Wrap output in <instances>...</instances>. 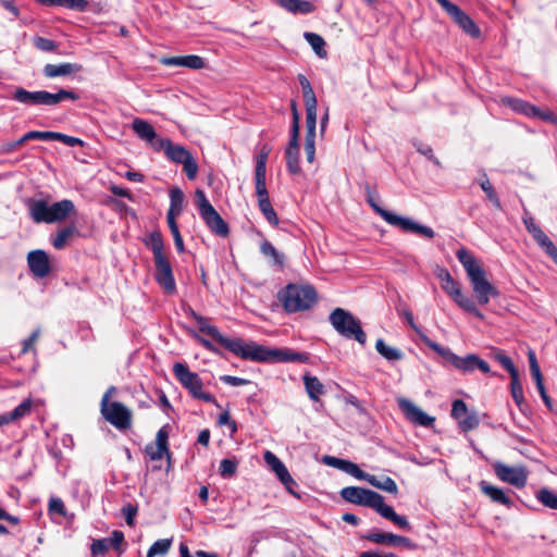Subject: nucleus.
<instances>
[{
  "instance_id": "nucleus-22",
  "label": "nucleus",
  "mask_w": 557,
  "mask_h": 557,
  "mask_svg": "<svg viewBox=\"0 0 557 557\" xmlns=\"http://www.w3.org/2000/svg\"><path fill=\"white\" fill-rule=\"evenodd\" d=\"M448 15L454 20V22L468 35L473 38H478L481 34L480 28L474 23V21L463 12L458 5H456Z\"/></svg>"
},
{
  "instance_id": "nucleus-53",
  "label": "nucleus",
  "mask_w": 557,
  "mask_h": 557,
  "mask_svg": "<svg viewBox=\"0 0 557 557\" xmlns=\"http://www.w3.org/2000/svg\"><path fill=\"white\" fill-rule=\"evenodd\" d=\"M34 46L44 52H55L59 48V44L52 39L37 36L33 40Z\"/></svg>"
},
{
  "instance_id": "nucleus-56",
  "label": "nucleus",
  "mask_w": 557,
  "mask_h": 557,
  "mask_svg": "<svg viewBox=\"0 0 557 557\" xmlns=\"http://www.w3.org/2000/svg\"><path fill=\"white\" fill-rule=\"evenodd\" d=\"M109 540V547H112L119 555L124 553L123 544L125 543L124 533L120 530H114Z\"/></svg>"
},
{
  "instance_id": "nucleus-2",
  "label": "nucleus",
  "mask_w": 557,
  "mask_h": 557,
  "mask_svg": "<svg viewBox=\"0 0 557 557\" xmlns=\"http://www.w3.org/2000/svg\"><path fill=\"white\" fill-rule=\"evenodd\" d=\"M35 222L55 223L70 219L71 224L61 228L52 239L55 249H63L67 240L83 227L82 219L76 211H30Z\"/></svg>"
},
{
  "instance_id": "nucleus-23",
  "label": "nucleus",
  "mask_w": 557,
  "mask_h": 557,
  "mask_svg": "<svg viewBox=\"0 0 557 557\" xmlns=\"http://www.w3.org/2000/svg\"><path fill=\"white\" fill-rule=\"evenodd\" d=\"M263 458L283 485L295 484V480L289 474L285 465L273 453L265 451Z\"/></svg>"
},
{
  "instance_id": "nucleus-57",
  "label": "nucleus",
  "mask_w": 557,
  "mask_h": 557,
  "mask_svg": "<svg viewBox=\"0 0 557 557\" xmlns=\"http://www.w3.org/2000/svg\"><path fill=\"white\" fill-rule=\"evenodd\" d=\"M169 196H170V208L169 209H182V207L184 205V200H185V195H184L183 190L180 187L174 186L170 189Z\"/></svg>"
},
{
  "instance_id": "nucleus-25",
  "label": "nucleus",
  "mask_w": 557,
  "mask_h": 557,
  "mask_svg": "<svg viewBox=\"0 0 557 557\" xmlns=\"http://www.w3.org/2000/svg\"><path fill=\"white\" fill-rule=\"evenodd\" d=\"M168 440V432L164 429H160L156 436V443L147 445L145 449L151 460H160L164 454L169 453Z\"/></svg>"
},
{
  "instance_id": "nucleus-37",
  "label": "nucleus",
  "mask_w": 557,
  "mask_h": 557,
  "mask_svg": "<svg viewBox=\"0 0 557 557\" xmlns=\"http://www.w3.org/2000/svg\"><path fill=\"white\" fill-rule=\"evenodd\" d=\"M260 251L265 258H269L271 260V263L274 267H277L280 269L284 267L285 256L282 252L277 251V249L269 240H263L261 243Z\"/></svg>"
},
{
  "instance_id": "nucleus-9",
  "label": "nucleus",
  "mask_w": 557,
  "mask_h": 557,
  "mask_svg": "<svg viewBox=\"0 0 557 557\" xmlns=\"http://www.w3.org/2000/svg\"><path fill=\"white\" fill-rule=\"evenodd\" d=\"M190 317L197 323L198 329L201 333L211 336L214 341L225 347L227 350L233 352L235 356L240 357L246 345V342L242 338H228L220 333L218 327L210 325L207 318L198 314L194 310L190 311Z\"/></svg>"
},
{
  "instance_id": "nucleus-21",
  "label": "nucleus",
  "mask_w": 557,
  "mask_h": 557,
  "mask_svg": "<svg viewBox=\"0 0 557 557\" xmlns=\"http://www.w3.org/2000/svg\"><path fill=\"white\" fill-rule=\"evenodd\" d=\"M201 218L205 221L206 225L209 230L220 236L227 237L230 234L228 224L225 220L219 214V211H200Z\"/></svg>"
},
{
  "instance_id": "nucleus-45",
  "label": "nucleus",
  "mask_w": 557,
  "mask_h": 557,
  "mask_svg": "<svg viewBox=\"0 0 557 557\" xmlns=\"http://www.w3.org/2000/svg\"><path fill=\"white\" fill-rule=\"evenodd\" d=\"M535 497L543 506L557 510V494L553 491L543 487L536 492Z\"/></svg>"
},
{
  "instance_id": "nucleus-43",
  "label": "nucleus",
  "mask_w": 557,
  "mask_h": 557,
  "mask_svg": "<svg viewBox=\"0 0 557 557\" xmlns=\"http://www.w3.org/2000/svg\"><path fill=\"white\" fill-rule=\"evenodd\" d=\"M39 3L49 7H64L67 9H75L84 11L87 7L86 0H37Z\"/></svg>"
},
{
  "instance_id": "nucleus-15",
  "label": "nucleus",
  "mask_w": 557,
  "mask_h": 557,
  "mask_svg": "<svg viewBox=\"0 0 557 557\" xmlns=\"http://www.w3.org/2000/svg\"><path fill=\"white\" fill-rule=\"evenodd\" d=\"M156 265L154 278L158 284L168 294H174L176 290V284L172 271V267L166 257L153 259Z\"/></svg>"
},
{
  "instance_id": "nucleus-47",
  "label": "nucleus",
  "mask_w": 557,
  "mask_h": 557,
  "mask_svg": "<svg viewBox=\"0 0 557 557\" xmlns=\"http://www.w3.org/2000/svg\"><path fill=\"white\" fill-rule=\"evenodd\" d=\"M298 82L301 86L302 97L305 104L318 103L313 88L309 79L304 74H298Z\"/></svg>"
},
{
  "instance_id": "nucleus-62",
  "label": "nucleus",
  "mask_w": 557,
  "mask_h": 557,
  "mask_svg": "<svg viewBox=\"0 0 557 557\" xmlns=\"http://www.w3.org/2000/svg\"><path fill=\"white\" fill-rule=\"evenodd\" d=\"M305 107H306V128H315L318 103H309V104H305Z\"/></svg>"
},
{
  "instance_id": "nucleus-19",
  "label": "nucleus",
  "mask_w": 557,
  "mask_h": 557,
  "mask_svg": "<svg viewBox=\"0 0 557 557\" xmlns=\"http://www.w3.org/2000/svg\"><path fill=\"white\" fill-rule=\"evenodd\" d=\"M154 151H163L169 160L177 164H181L184 159L191 154L186 148L181 145L173 144L169 138L159 139L156 143Z\"/></svg>"
},
{
  "instance_id": "nucleus-48",
  "label": "nucleus",
  "mask_w": 557,
  "mask_h": 557,
  "mask_svg": "<svg viewBox=\"0 0 557 557\" xmlns=\"http://www.w3.org/2000/svg\"><path fill=\"white\" fill-rule=\"evenodd\" d=\"M172 545V540L162 539L156 541L147 552V557L165 556Z\"/></svg>"
},
{
  "instance_id": "nucleus-30",
  "label": "nucleus",
  "mask_w": 557,
  "mask_h": 557,
  "mask_svg": "<svg viewBox=\"0 0 557 557\" xmlns=\"http://www.w3.org/2000/svg\"><path fill=\"white\" fill-rule=\"evenodd\" d=\"M502 102L506 107L512 109L515 112L523 114L525 116L531 117L532 114H537V107L520 98L505 97L502 99Z\"/></svg>"
},
{
  "instance_id": "nucleus-4",
  "label": "nucleus",
  "mask_w": 557,
  "mask_h": 557,
  "mask_svg": "<svg viewBox=\"0 0 557 557\" xmlns=\"http://www.w3.org/2000/svg\"><path fill=\"white\" fill-rule=\"evenodd\" d=\"M12 99L26 106L54 107L64 100L76 101L79 99V95L67 89H59L52 94L47 90L28 91L18 87L14 90Z\"/></svg>"
},
{
  "instance_id": "nucleus-42",
  "label": "nucleus",
  "mask_w": 557,
  "mask_h": 557,
  "mask_svg": "<svg viewBox=\"0 0 557 557\" xmlns=\"http://www.w3.org/2000/svg\"><path fill=\"white\" fill-rule=\"evenodd\" d=\"M304 37L320 58H326L327 51L324 48L325 40L322 36L315 33L306 32Z\"/></svg>"
},
{
  "instance_id": "nucleus-13",
  "label": "nucleus",
  "mask_w": 557,
  "mask_h": 557,
  "mask_svg": "<svg viewBox=\"0 0 557 557\" xmlns=\"http://www.w3.org/2000/svg\"><path fill=\"white\" fill-rule=\"evenodd\" d=\"M522 221L528 232L532 235L536 244L553 259L557 264V247L550 238L543 232L540 225L536 224L533 216L524 214Z\"/></svg>"
},
{
  "instance_id": "nucleus-12",
  "label": "nucleus",
  "mask_w": 557,
  "mask_h": 557,
  "mask_svg": "<svg viewBox=\"0 0 557 557\" xmlns=\"http://www.w3.org/2000/svg\"><path fill=\"white\" fill-rule=\"evenodd\" d=\"M391 225L400 228L404 232H411L419 234L426 238H433L434 232L431 227L420 225L419 223L410 220L409 218L400 216L394 211H375Z\"/></svg>"
},
{
  "instance_id": "nucleus-20",
  "label": "nucleus",
  "mask_w": 557,
  "mask_h": 557,
  "mask_svg": "<svg viewBox=\"0 0 557 557\" xmlns=\"http://www.w3.org/2000/svg\"><path fill=\"white\" fill-rule=\"evenodd\" d=\"M160 62L165 66H184L191 70H201L206 65L203 58L196 54L163 57Z\"/></svg>"
},
{
  "instance_id": "nucleus-54",
  "label": "nucleus",
  "mask_w": 557,
  "mask_h": 557,
  "mask_svg": "<svg viewBox=\"0 0 557 557\" xmlns=\"http://www.w3.org/2000/svg\"><path fill=\"white\" fill-rule=\"evenodd\" d=\"M413 146L416 147L419 153L426 157L433 164H435L438 168L442 166L441 161L435 157L433 149L430 145H426L420 140H414Z\"/></svg>"
},
{
  "instance_id": "nucleus-3",
  "label": "nucleus",
  "mask_w": 557,
  "mask_h": 557,
  "mask_svg": "<svg viewBox=\"0 0 557 557\" xmlns=\"http://www.w3.org/2000/svg\"><path fill=\"white\" fill-rule=\"evenodd\" d=\"M240 358L258 362H307L309 360L307 354L296 352L289 349H268L256 343H246Z\"/></svg>"
},
{
  "instance_id": "nucleus-52",
  "label": "nucleus",
  "mask_w": 557,
  "mask_h": 557,
  "mask_svg": "<svg viewBox=\"0 0 557 557\" xmlns=\"http://www.w3.org/2000/svg\"><path fill=\"white\" fill-rule=\"evenodd\" d=\"M510 377H511V382H510L511 396H512L515 403L518 406H521L524 401V396H523L522 384L520 383V380H519V373L513 374Z\"/></svg>"
},
{
  "instance_id": "nucleus-38",
  "label": "nucleus",
  "mask_w": 557,
  "mask_h": 557,
  "mask_svg": "<svg viewBox=\"0 0 557 557\" xmlns=\"http://www.w3.org/2000/svg\"><path fill=\"white\" fill-rule=\"evenodd\" d=\"M377 512L383 518L392 521L399 528H401L404 530H408V531L411 530V525H410L409 521L407 520V518L405 516L397 515L391 506L385 505L383 503Z\"/></svg>"
},
{
  "instance_id": "nucleus-26",
  "label": "nucleus",
  "mask_w": 557,
  "mask_h": 557,
  "mask_svg": "<svg viewBox=\"0 0 557 557\" xmlns=\"http://www.w3.org/2000/svg\"><path fill=\"white\" fill-rule=\"evenodd\" d=\"M287 170L292 174L300 172L299 165V135L290 134L289 143L285 151Z\"/></svg>"
},
{
  "instance_id": "nucleus-5",
  "label": "nucleus",
  "mask_w": 557,
  "mask_h": 557,
  "mask_svg": "<svg viewBox=\"0 0 557 557\" xmlns=\"http://www.w3.org/2000/svg\"><path fill=\"white\" fill-rule=\"evenodd\" d=\"M284 309L292 313L310 309L318 299L317 292L308 285L288 284L278 293Z\"/></svg>"
},
{
  "instance_id": "nucleus-10",
  "label": "nucleus",
  "mask_w": 557,
  "mask_h": 557,
  "mask_svg": "<svg viewBox=\"0 0 557 557\" xmlns=\"http://www.w3.org/2000/svg\"><path fill=\"white\" fill-rule=\"evenodd\" d=\"M104 399L100 404V412L103 419L120 431H125L132 426V411L120 401H112L107 405Z\"/></svg>"
},
{
  "instance_id": "nucleus-41",
  "label": "nucleus",
  "mask_w": 557,
  "mask_h": 557,
  "mask_svg": "<svg viewBox=\"0 0 557 557\" xmlns=\"http://www.w3.org/2000/svg\"><path fill=\"white\" fill-rule=\"evenodd\" d=\"M375 349L383 358H385L388 361L400 360L403 359L404 356L399 349L386 345V343L382 338H379L376 341Z\"/></svg>"
},
{
  "instance_id": "nucleus-16",
  "label": "nucleus",
  "mask_w": 557,
  "mask_h": 557,
  "mask_svg": "<svg viewBox=\"0 0 557 557\" xmlns=\"http://www.w3.org/2000/svg\"><path fill=\"white\" fill-rule=\"evenodd\" d=\"M494 471L499 480L521 488L527 484V472L523 468H515L497 462L494 465Z\"/></svg>"
},
{
  "instance_id": "nucleus-60",
  "label": "nucleus",
  "mask_w": 557,
  "mask_h": 557,
  "mask_svg": "<svg viewBox=\"0 0 557 557\" xmlns=\"http://www.w3.org/2000/svg\"><path fill=\"white\" fill-rule=\"evenodd\" d=\"M109 548V540L107 539L94 540L90 545V552L94 557L104 555Z\"/></svg>"
},
{
  "instance_id": "nucleus-63",
  "label": "nucleus",
  "mask_w": 557,
  "mask_h": 557,
  "mask_svg": "<svg viewBox=\"0 0 557 557\" xmlns=\"http://www.w3.org/2000/svg\"><path fill=\"white\" fill-rule=\"evenodd\" d=\"M53 140H59L70 147L84 146V141L81 138L69 136L63 133L54 132Z\"/></svg>"
},
{
  "instance_id": "nucleus-6",
  "label": "nucleus",
  "mask_w": 557,
  "mask_h": 557,
  "mask_svg": "<svg viewBox=\"0 0 557 557\" xmlns=\"http://www.w3.org/2000/svg\"><path fill=\"white\" fill-rule=\"evenodd\" d=\"M422 341L429 348L438 354L442 358H444L459 371L472 372L475 369H479L485 374L491 372L488 363L485 360L481 359L478 355L470 354L467 355L466 357H459L456 354H454L449 348L438 345L437 343L431 341L426 336H423Z\"/></svg>"
},
{
  "instance_id": "nucleus-1",
  "label": "nucleus",
  "mask_w": 557,
  "mask_h": 557,
  "mask_svg": "<svg viewBox=\"0 0 557 557\" xmlns=\"http://www.w3.org/2000/svg\"><path fill=\"white\" fill-rule=\"evenodd\" d=\"M456 256L467 272L474 296L480 305H487L491 297L499 295L497 288L488 282L483 268L467 249H458Z\"/></svg>"
},
{
  "instance_id": "nucleus-34",
  "label": "nucleus",
  "mask_w": 557,
  "mask_h": 557,
  "mask_svg": "<svg viewBox=\"0 0 557 557\" xmlns=\"http://www.w3.org/2000/svg\"><path fill=\"white\" fill-rule=\"evenodd\" d=\"M437 276L441 280L442 288L445 290L446 294H448L453 299L460 296V285L453 278V276L447 270L441 269Z\"/></svg>"
},
{
  "instance_id": "nucleus-61",
  "label": "nucleus",
  "mask_w": 557,
  "mask_h": 557,
  "mask_svg": "<svg viewBox=\"0 0 557 557\" xmlns=\"http://www.w3.org/2000/svg\"><path fill=\"white\" fill-rule=\"evenodd\" d=\"M469 412L467 404L462 399H456L453 401L451 406V417L455 420L461 419Z\"/></svg>"
},
{
  "instance_id": "nucleus-11",
  "label": "nucleus",
  "mask_w": 557,
  "mask_h": 557,
  "mask_svg": "<svg viewBox=\"0 0 557 557\" xmlns=\"http://www.w3.org/2000/svg\"><path fill=\"white\" fill-rule=\"evenodd\" d=\"M339 494L344 500L355 505L370 507L376 512L384 502V497L381 494L359 486L344 487L341 490Z\"/></svg>"
},
{
  "instance_id": "nucleus-8",
  "label": "nucleus",
  "mask_w": 557,
  "mask_h": 557,
  "mask_svg": "<svg viewBox=\"0 0 557 557\" xmlns=\"http://www.w3.org/2000/svg\"><path fill=\"white\" fill-rule=\"evenodd\" d=\"M173 373L177 381L194 398L214 404L216 407H220L213 395L203 392V383L200 376L196 372H191L185 363H174Z\"/></svg>"
},
{
  "instance_id": "nucleus-44",
  "label": "nucleus",
  "mask_w": 557,
  "mask_h": 557,
  "mask_svg": "<svg viewBox=\"0 0 557 557\" xmlns=\"http://www.w3.org/2000/svg\"><path fill=\"white\" fill-rule=\"evenodd\" d=\"M271 146L268 144H263L259 147V151L256 156V169L255 174H265L267 171V161L269 158V154L271 153Z\"/></svg>"
},
{
  "instance_id": "nucleus-64",
  "label": "nucleus",
  "mask_w": 557,
  "mask_h": 557,
  "mask_svg": "<svg viewBox=\"0 0 557 557\" xmlns=\"http://www.w3.org/2000/svg\"><path fill=\"white\" fill-rule=\"evenodd\" d=\"M121 511L125 518V522L127 523V525L133 527L135 523V517L137 515L138 507L136 505H132L128 503L122 507Z\"/></svg>"
},
{
  "instance_id": "nucleus-59",
  "label": "nucleus",
  "mask_w": 557,
  "mask_h": 557,
  "mask_svg": "<svg viewBox=\"0 0 557 557\" xmlns=\"http://www.w3.org/2000/svg\"><path fill=\"white\" fill-rule=\"evenodd\" d=\"M480 186L486 194V197L491 200L492 205L497 208L500 207V201L493 188L492 183L486 176L481 181Z\"/></svg>"
},
{
  "instance_id": "nucleus-49",
  "label": "nucleus",
  "mask_w": 557,
  "mask_h": 557,
  "mask_svg": "<svg viewBox=\"0 0 557 557\" xmlns=\"http://www.w3.org/2000/svg\"><path fill=\"white\" fill-rule=\"evenodd\" d=\"M528 358H529V364H530V372H531L533 380L535 381L536 388L542 389L544 386V382H543L542 372H541V369H540V366L536 360L534 351H532V350L529 351Z\"/></svg>"
},
{
  "instance_id": "nucleus-32",
  "label": "nucleus",
  "mask_w": 557,
  "mask_h": 557,
  "mask_svg": "<svg viewBox=\"0 0 557 557\" xmlns=\"http://www.w3.org/2000/svg\"><path fill=\"white\" fill-rule=\"evenodd\" d=\"M362 481H367L372 486L382 490L384 492L391 493V494H397L398 487L396 482L389 478V476H381L377 478L373 474H369L366 472V478H362Z\"/></svg>"
},
{
  "instance_id": "nucleus-40",
  "label": "nucleus",
  "mask_w": 557,
  "mask_h": 557,
  "mask_svg": "<svg viewBox=\"0 0 557 557\" xmlns=\"http://www.w3.org/2000/svg\"><path fill=\"white\" fill-rule=\"evenodd\" d=\"M181 213V211H168V224L170 231L174 238V244L178 252H183L185 250L184 242L181 236L178 226L176 224V216Z\"/></svg>"
},
{
  "instance_id": "nucleus-36",
  "label": "nucleus",
  "mask_w": 557,
  "mask_h": 557,
  "mask_svg": "<svg viewBox=\"0 0 557 557\" xmlns=\"http://www.w3.org/2000/svg\"><path fill=\"white\" fill-rule=\"evenodd\" d=\"M481 491L488 496L494 503H498L505 506H509L511 504L510 498L504 493L503 490L488 484L485 481L480 483Z\"/></svg>"
},
{
  "instance_id": "nucleus-14",
  "label": "nucleus",
  "mask_w": 557,
  "mask_h": 557,
  "mask_svg": "<svg viewBox=\"0 0 557 557\" xmlns=\"http://www.w3.org/2000/svg\"><path fill=\"white\" fill-rule=\"evenodd\" d=\"M398 407L404 412L405 417L416 425L429 428L433 425L435 418L426 414L421 408L416 406L409 399L399 397L397 399Z\"/></svg>"
},
{
  "instance_id": "nucleus-28",
  "label": "nucleus",
  "mask_w": 557,
  "mask_h": 557,
  "mask_svg": "<svg viewBox=\"0 0 557 557\" xmlns=\"http://www.w3.org/2000/svg\"><path fill=\"white\" fill-rule=\"evenodd\" d=\"M132 128L140 139L149 143L151 148L154 150L156 143L160 138L149 122L141 119H135L132 123Z\"/></svg>"
},
{
  "instance_id": "nucleus-51",
  "label": "nucleus",
  "mask_w": 557,
  "mask_h": 557,
  "mask_svg": "<svg viewBox=\"0 0 557 557\" xmlns=\"http://www.w3.org/2000/svg\"><path fill=\"white\" fill-rule=\"evenodd\" d=\"M32 407H33L32 399L30 398L24 399L17 407L14 408L13 411L8 413L11 422L22 419L25 416L29 414Z\"/></svg>"
},
{
  "instance_id": "nucleus-35",
  "label": "nucleus",
  "mask_w": 557,
  "mask_h": 557,
  "mask_svg": "<svg viewBox=\"0 0 557 557\" xmlns=\"http://www.w3.org/2000/svg\"><path fill=\"white\" fill-rule=\"evenodd\" d=\"M255 183L259 209H273L267 190L265 174H255Z\"/></svg>"
},
{
  "instance_id": "nucleus-27",
  "label": "nucleus",
  "mask_w": 557,
  "mask_h": 557,
  "mask_svg": "<svg viewBox=\"0 0 557 557\" xmlns=\"http://www.w3.org/2000/svg\"><path fill=\"white\" fill-rule=\"evenodd\" d=\"M83 70V65L78 63H61V64H46L44 66V75L48 78L60 76H67L78 73Z\"/></svg>"
},
{
  "instance_id": "nucleus-24",
  "label": "nucleus",
  "mask_w": 557,
  "mask_h": 557,
  "mask_svg": "<svg viewBox=\"0 0 557 557\" xmlns=\"http://www.w3.org/2000/svg\"><path fill=\"white\" fill-rule=\"evenodd\" d=\"M323 462L327 466L339 469L358 480H362V478H366V472L361 470L357 463L351 462L349 460L336 458L333 456H324Z\"/></svg>"
},
{
  "instance_id": "nucleus-31",
  "label": "nucleus",
  "mask_w": 557,
  "mask_h": 557,
  "mask_svg": "<svg viewBox=\"0 0 557 557\" xmlns=\"http://www.w3.org/2000/svg\"><path fill=\"white\" fill-rule=\"evenodd\" d=\"M280 7L293 14H310L315 5L308 0H278Z\"/></svg>"
},
{
  "instance_id": "nucleus-17",
  "label": "nucleus",
  "mask_w": 557,
  "mask_h": 557,
  "mask_svg": "<svg viewBox=\"0 0 557 557\" xmlns=\"http://www.w3.org/2000/svg\"><path fill=\"white\" fill-rule=\"evenodd\" d=\"M27 264L37 278H44L51 272L50 259L45 250L36 249L32 250L27 255Z\"/></svg>"
},
{
  "instance_id": "nucleus-18",
  "label": "nucleus",
  "mask_w": 557,
  "mask_h": 557,
  "mask_svg": "<svg viewBox=\"0 0 557 557\" xmlns=\"http://www.w3.org/2000/svg\"><path fill=\"white\" fill-rule=\"evenodd\" d=\"M366 540L381 545L405 546L408 549H416L418 546L409 537L384 532H370L363 536Z\"/></svg>"
},
{
  "instance_id": "nucleus-33",
  "label": "nucleus",
  "mask_w": 557,
  "mask_h": 557,
  "mask_svg": "<svg viewBox=\"0 0 557 557\" xmlns=\"http://www.w3.org/2000/svg\"><path fill=\"white\" fill-rule=\"evenodd\" d=\"M306 392L310 399L318 401L325 393L324 385L317 376L306 373L302 377Z\"/></svg>"
},
{
  "instance_id": "nucleus-55",
  "label": "nucleus",
  "mask_w": 557,
  "mask_h": 557,
  "mask_svg": "<svg viewBox=\"0 0 557 557\" xmlns=\"http://www.w3.org/2000/svg\"><path fill=\"white\" fill-rule=\"evenodd\" d=\"M237 461L235 459L225 458L220 462V474L222 478L228 479L235 475L237 471Z\"/></svg>"
},
{
  "instance_id": "nucleus-50",
  "label": "nucleus",
  "mask_w": 557,
  "mask_h": 557,
  "mask_svg": "<svg viewBox=\"0 0 557 557\" xmlns=\"http://www.w3.org/2000/svg\"><path fill=\"white\" fill-rule=\"evenodd\" d=\"M457 422H458L459 429L462 432H469L479 426L480 419L475 411L469 410V412L466 416H463L461 419H459Z\"/></svg>"
},
{
  "instance_id": "nucleus-39",
  "label": "nucleus",
  "mask_w": 557,
  "mask_h": 557,
  "mask_svg": "<svg viewBox=\"0 0 557 557\" xmlns=\"http://www.w3.org/2000/svg\"><path fill=\"white\" fill-rule=\"evenodd\" d=\"M145 245L152 251L153 259L165 257L163 252V239L161 233L158 231L151 232L144 240Z\"/></svg>"
},
{
  "instance_id": "nucleus-7",
  "label": "nucleus",
  "mask_w": 557,
  "mask_h": 557,
  "mask_svg": "<svg viewBox=\"0 0 557 557\" xmlns=\"http://www.w3.org/2000/svg\"><path fill=\"white\" fill-rule=\"evenodd\" d=\"M329 320L339 335L355 339L361 345L366 344L367 335L360 325V321L349 311L336 308L331 312Z\"/></svg>"
},
{
  "instance_id": "nucleus-46",
  "label": "nucleus",
  "mask_w": 557,
  "mask_h": 557,
  "mask_svg": "<svg viewBox=\"0 0 557 557\" xmlns=\"http://www.w3.org/2000/svg\"><path fill=\"white\" fill-rule=\"evenodd\" d=\"M298 82L301 86L302 97L305 104L318 103L313 88L309 79L304 74H298Z\"/></svg>"
},
{
  "instance_id": "nucleus-29",
  "label": "nucleus",
  "mask_w": 557,
  "mask_h": 557,
  "mask_svg": "<svg viewBox=\"0 0 557 557\" xmlns=\"http://www.w3.org/2000/svg\"><path fill=\"white\" fill-rule=\"evenodd\" d=\"M29 209H74V203L69 199L51 202L49 195L44 196L40 194L37 198L30 199L28 202Z\"/></svg>"
},
{
  "instance_id": "nucleus-58",
  "label": "nucleus",
  "mask_w": 557,
  "mask_h": 557,
  "mask_svg": "<svg viewBox=\"0 0 557 557\" xmlns=\"http://www.w3.org/2000/svg\"><path fill=\"white\" fill-rule=\"evenodd\" d=\"M181 164H183V171L186 174L187 178L195 180L198 173V163L196 159L193 157V154L184 159V161Z\"/></svg>"
}]
</instances>
